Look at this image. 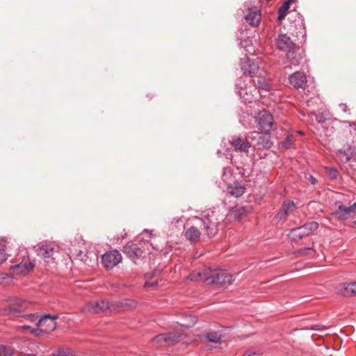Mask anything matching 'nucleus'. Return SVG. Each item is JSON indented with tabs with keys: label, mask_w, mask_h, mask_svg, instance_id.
<instances>
[{
	"label": "nucleus",
	"mask_w": 356,
	"mask_h": 356,
	"mask_svg": "<svg viewBox=\"0 0 356 356\" xmlns=\"http://www.w3.org/2000/svg\"><path fill=\"white\" fill-rule=\"evenodd\" d=\"M188 279L193 281L202 280L206 285L217 284L221 287H227L233 281L231 274L219 273L211 268L193 273L188 275Z\"/></svg>",
	"instance_id": "1"
},
{
	"label": "nucleus",
	"mask_w": 356,
	"mask_h": 356,
	"mask_svg": "<svg viewBox=\"0 0 356 356\" xmlns=\"http://www.w3.org/2000/svg\"><path fill=\"white\" fill-rule=\"evenodd\" d=\"M224 219V215L218 210L209 211L201 218H197L203 226V230L209 238L215 236L218 232V225Z\"/></svg>",
	"instance_id": "2"
},
{
	"label": "nucleus",
	"mask_w": 356,
	"mask_h": 356,
	"mask_svg": "<svg viewBox=\"0 0 356 356\" xmlns=\"http://www.w3.org/2000/svg\"><path fill=\"white\" fill-rule=\"evenodd\" d=\"M184 337V334L179 329H176L172 332L156 335L152 339V344L156 347L172 346L182 340Z\"/></svg>",
	"instance_id": "3"
},
{
	"label": "nucleus",
	"mask_w": 356,
	"mask_h": 356,
	"mask_svg": "<svg viewBox=\"0 0 356 356\" xmlns=\"http://www.w3.org/2000/svg\"><path fill=\"white\" fill-rule=\"evenodd\" d=\"M318 224L316 222H309L302 226L294 228L291 230L289 237L293 241H298L304 237L308 236L318 229Z\"/></svg>",
	"instance_id": "4"
},
{
	"label": "nucleus",
	"mask_w": 356,
	"mask_h": 356,
	"mask_svg": "<svg viewBox=\"0 0 356 356\" xmlns=\"http://www.w3.org/2000/svg\"><path fill=\"white\" fill-rule=\"evenodd\" d=\"M261 64V60L259 58H250L245 56L241 58L240 66L245 74L252 76L259 72Z\"/></svg>",
	"instance_id": "5"
},
{
	"label": "nucleus",
	"mask_w": 356,
	"mask_h": 356,
	"mask_svg": "<svg viewBox=\"0 0 356 356\" xmlns=\"http://www.w3.org/2000/svg\"><path fill=\"white\" fill-rule=\"evenodd\" d=\"M256 122L257 123L258 128L265 133H268L275 129L273 117L266 110H263L258 113L256 117Z\"/></svg>",
	"instance_id": "6"
},
{
	"label": "nucleus",
	"mask_w": 356,
	"mask_h": 356,
	"mask_svg": "<svg viewBox=\"0 0 356 356\" xmlns=\"http://www.w3.org/2000/svg\"><path fill=\"white\" fill-rule=\"evenodd\" d=\"M122 257L117 250L106 252L102 256V264L106 269H112L122 261Z\"/></svg>",
	"instance_id": "7"
},
{
	"label": "nucleus",
	"mask_w": 356,
	"mask_h": 356,
	"mask_svg": "<svg viewBox=\"0 0 356 356\" xmlns=\"http://www.w3.org/2000/svg\"><path fill=\"white\" fill-rule=\"evenodd\" d=\"M109 309L108 302L104 300L97 301H90L87 302L81 309V312L85 314H99L105 312Z\"/></svg>",
	"instance_id": "8"
},
{
	"label": "nucleus",
	"mask_w": 356,
	"mask_h": 356,
	"mask_svg": "<svg viewBox=\"0 0 356 356\" xmlns=\"http://www.w3.org/2000/svg\"><path fill=\"white\" fill-rule=\"evenodd\" d=\"M27 307V303L24 300L14 298L10 300L8 307L3 308L1 311V315L10 316L13 314L24 312Z\"/></svg>",
	"instance_id": "9"
},
{
	"label": "nucleus",
	"mask_w": 356,
	"mask_h": 356,
	"mask_svg": "<svg viewBox=\"0 0 356 356\" xmlns=\"http://www.w3.org/2000/svg\"><path fill=\"white\" fill-rule=\"evenodd\" d=\"M58 314H44L39 318V320L36 323V325L38 327H42L44 333L53 332L56 328V320L58 319Z\"/></svg>",
	"instance_id": "10"
},
{
	"label": "nucleus",
	"mask_w": 356,
	"mask_h": 356,
	"mask_svg": "<svg viewBox=\"0 0 356 356\" xmlns=\"http://www.w3.org/2000/svg\"><path fill=\"white\" fill-rule=\"evenodd\" d=\"M229 143L237 152L248 154L251 143L243 136H234L229 140Z\"/></svg>",
	"instance_id": "11"
},
{
	"label": "nucleus",
	"mask_w": 356,
	"mask_h": 356,
	"mask_svg": "<svg viewBox=\"0 0 356 356\" xmlns=\"http://www.w3.org/2000/svg\"><path fill=\"white\" fill-rule=\"evenodd\" d=\"M356 213V202L350 207L339 205L338 209L332 213L337 219L346 220L353 217Z\"/></svg>",
	"instance_id": "12"
},
{
	"label": "nucleus",
	"mask_w": 356,
	"mask_h": 356,
	"mask_svg": "<svg viewBox=\"0 0 356 356\" xmlns=\"http://www.w3.org/2000/svg\"><path fill=\"white\" fill-rule=\"evenodd\" d=\"M289 81L291 86L296 89H305L307 84L306 74L302 72H296L289 76Z\"/></svg>",
	"instance_id": "13"
},
{
	"label": "nucleus",
	"mask_w": 356,
	"mask_h": 356,
	"mask_svg": "<svg viewBox=\"0 0 356 356\" xmlns=\"http://www.w3.org/2000/svg\"><path fill=\"white\" fill-rule=\"evenodd\" d=\"M276 46L280 51L288 52L293 48H296V44L285 33L279 34L275 40Z\"/></svg>",
	"instance_id": "14"
},
{
	"label": "nucleus",
	"mask_w": 356,
	"mask_h": 356,
	"mask_svg": "<svg viewBox=\"0 0 356 356\" xmlns=\"http://www.w3.org/2000/svg\"><path fill=\"white\" fill-rule=\"evenodd\" d=\"M56 251V245L49 243H41L36 248L37 254L44 259H54L53 256Z\"/></svg>",
	"instance_id": "15"
},
{
	"label": "nucleus",
	"mask_w": 356,
	"mask_h": 356,
	"mask_svg": "<svg viewBox=\"0 0 356 356\" xmlns=\"http://www.w3.org/2000/svg\"><path fill=\"white\" fill-rule=\"evenodd\" d=\"M35 266V263L29 259H24L21 263L12 266L10 270L15 275H26Z\"/></svg>",
	"instance_id": "16"
},
{
	"label": "nucleus",
	"mask_w": 356,
	"mask_h": 356,
	"mask_svg": "<svg viewBox=\"0 0 356 356\" xmlns=\"http://www.w3.org/2000/svg\"><path fill=\"white\" fill-rule=\"evenodd\" d=\"M124 252L132 260L140 258L144 253L143 245L133 243L124 247Z\"/></svg>",
	"instance_id": "17"
},
{
	"label": "nucleus",
	"mask_w": 356,
	"mask_h": 356,
	"mask_svg": "<svg viewBox=\"0 0 356 356\" xmlns=\"http://www.w3.org/2000/svg\"><path fill=\"white\" fill-rule=\"evenodd\" d=\"M286 54L289 62L293 65H298L303 58L302 51L297 45Z\"/></svg>",
	"instance_id": "18"
},
{
	"label": "nucleus",
	"mask_w": 356,
	"mask_h": 356,
	"mask_svg": "<svg viewBox=\"0 0 356 356\" xmlns=\"http://www.w3.org/2000/svg\"><path fill=\"white\" fill-rule=\"evenodd\" d=\"M244 17L252 26H257L261 19L260 11L257 8H249L248 13Z\"/></svg>",
	"instance_id": "19"
},
{
	"label": "nucleus",
	"mask_w": 356,
	"mask_h": 356,
	"mask_svg": "<svg viewBox=\"0 0 356 356\" xmlns=\"http://www.w3.org/2000/svg\"><path fill=\"white\" fill-rule=\"evenodd\" d=\"M296 206L293 201H285L283 202L280 211L276 214L275 218L277 220H285L288 215L291 213L295 209Z\"/></svg>",
	"instance_id": "20"
},
{
	"label": "nucleus",
	"mask_w": 356,
	"mask_h": 356,
	"mask_svg": "<svg viewBox=\"0 0 356 356\" xmlns=\"http://www.w3.org/2000/svg\"><path fill=\"white\" fill-rule=\"evenodd\" d=\"M249 212V209L245 207L237 206L233 208L229 213V217L234 220H239L241 218Z\"/></svg>",
	"instance_id": "21"
},
{
	"label": "nucleus",
	"mask_w": 356,
	"mask_h": 356,
	"mask_svg": "<svg viewBox=\"0 0 356 356\" xmlns=\"http://www.w3.org/2000/svg\"><path fill=\"white\" fill-rule=\"evenodd\" d=\"M201 232L194 226L188 228L184 234L186 238L191 242H195L200 238Z\"/></svg>",
	"instance_id": "22"
},
{
	"label": "nucleus",
	"mask_w": 356,
	"mask_h": 356,
	"mask_svg": "<svg viewBox=\"0 0 356 356\" xmlns=\"http://www.w3.org/2000/svg\"><path fill=\"white\" fill-rule=\"evenodd\" d=\"M255 145L257 146L258 149H270L273 146L270 136L268 135L259 136Z\"/></svg>",
	"instance_id": "23"
},
{
	"label": "nucleus",
	"mask_w": 356,
	"mask_h": 356,
	"mask_svg": "<svg viewBox=\"0 0 356 356\" xmlns=\"http://www.w3.org/2000/svg\"><path fill=\"white\" fill-rule=\"evenodd\" d=\"M240 122L246 128H252L256 122V117L247 113H243L240 116Z\"/></svg>",
	"instance_id": "24"
},
{
	"label": "nucleus",
	"mask_w": 356,
	"mask_h": 356,
	"mask_svg": "<svg viewBox=\"0 0 356 356\" xmlns=\"http://www.w3.org/2000/svg\"><path fill=\"white\" fill-rule=\"evenodd\" d=\"M227 190L232 195L238 197L244 194L245 188L243 185L239 183H234L233 185L228 186Z\"/></svg>",
	"instance_id": "25"
},
{
	"label": "nucleus",
	"mask_w": 356,
	"mask_h": 356,
	"mask_svg": "<svg viewBox=\"0 0 356 356\" xmlns=\"http://www.w3.org/2000/svg\"><path fill=\"white\" fill-rule=\"evenodd\" d=\"M293 0H284L282 6L278 9L277 20L282 22L286 15V13L290 8V5Z\"/></svg>",
	"instance_id": "26"
},
{
	"label": "nucleus",
	"mask_w": 356,
	"mask_h": 356,
	"mask_svg": "<svg viewBox=\"0 0 356 356\" xmlns=\"http://www.w3.org/2000/svg\"><path fill=\"white\" fill-rule=\"evenodd\" d=\"M222 335L218 332L211 331L206 334V339L208 341L219 343L221 341Z\"/></svg>",
	"instance_id": "27"
},
{
	"label": "nucleus",
	"mask_w": 356,
	"mask_h": 356,
	"mask_svg": "<svg viewBox=\"0 0 356 356\" xmlns=\"http://www.w3.org/2000/svg\"><path fill=\"white\" fill-rule=\"evenodd\" d=\"M51 356H77L74 351L70 348H59L54 351Z\"/></svg>",
	"instance_id": "28"
},
{
	"label": "nucleus",
	"mask_w": 356,
	"mask_h": 356,
	"mask_svg": "<svg viewBox=\"0 0 356 356\" xmlns=\"http://www.w3.org/2000/svg\"><path fill=\"white\" fill-rule=\"evenodd\" d=\"M253 82L254 86L259 89H262L266 92L270 89V86L268 82L262 78H258L257 80H253Z\"/></svg>",
	"instance_id": "29"
},
{
	"label": "nucleus",
	"mask_w": 356,
	"mask_h": 356,
	"mask_svg": "<svg viewBox=\"0 0 356 356\" xmlns=\"http://www.w3.org/2000/svg\"><path fill=\"white\" fill-rule=\"evenodd\" d=\"M13 348L8 346L0 345V356H13Z\"/></svg>",
	"instance_id": "30"
},
{
	"label": "nucleus",
	"mask_w": 356,
	"mask_h": 356,
	"mask_svg": "<svg viewBox=\"0 0 356 356\" xmlns=\"http://www.w3.org/2000/svg\"><path fill=\"white\" fill-rule=\"evenodd\" d=\"M325 173L330 179H335L338 177V171L332 168H325Z\"/></svg>",
	"instance_id": "31"
},
{
	"label": "nucleus",
	"mask_w": 356,
	"mask_h": 356,
	"mask_svg": "<svg viewBox=\"0 0 356 356\" xmlns=\"http://www.w3.org/2000/svg\"><path fill=\"white\" fill-rule=\"evenodd\" d=\"M300 255H308L314 256L315 254V250L312 248H302L298 251Z\"/></svg>",
	"instance_id": "32"
},
{
	"label": "nucleus",
	"mask_w": 356,
	"mask_h": 356,
	"mask_svg": "<svg viewBox=\"0 0 356 356\" xmlns=\"http://www.w3.org/2000/svg\"><path fill=\"white\" fill-rule=\"evenodd\" d=\"M6 260V244L5 242H0V263Z\"/></svg>",
	"instance_id": "33"
},
{
	"label": "nucleus",
	"mask_w": 356,
	"mask_h": 356,
	"mask_svg": "<svg viewBox=\"0 0 356 356\" xmlns=\"http://www.w3.org/2000/svg\"><path fill=\"white\" fill-rule=\"evenodd\" d=\"M188 318L189 320V322L188 323H181L180 325L181 327H187L188 328V327L193 326L196 323V322H197V319H196L195 316H189L188 317Z\"/></svg>",
	"instance_id": "34"
},
{
	"label": "nucleus",
	"mask_w": 356,
	"mask_h": 356,
	"mask_svg": "<svg viewBox=\"0 0 356 356\" xmlns=\"http://www.w3.org/2000/svg\"><path fill=\"white\" fill-rule=\"evenodd\" d=\"M346 291L353 295H356V282L348 284L345 287Z\"/></svg>",
	"instance_id": "35"
},
{
	"label": "nucleus",
	"mask_w": 356,
	"mask_h": 356,
	"mask_svg": "<svg viewBox=\"0 0 356 356\" xmlns=\"http://www.w3.org/2000/svg\"><path fill=\"white\" fill-rule=\"evenodd\" d=\"M38 314H31L29 315H27V316H23V318H26L27 320H29L30 322L31 323H37L38 321L39 320L38 319Z\"/></svg>",
	"instance_id": "36"
},
{
	"label": "nucleus",
	"mask_w": 356,
	"mask_h": 356,
	"mask_svg": "<svg viewBox=\"0 0 356 356\" xmlns=\"http://www.w3.org/2000/svg\"><path fill=\"white\" fill-rule=\"evenodd\" d=\"M292 143H293V139L291 137H287L283 142L282 145H283V146H284L286 148L288 149V148L291 147Z\"/></svg>",
	"instance_id": "37"
},
{
	"label": "nucleus",
	"mask_w": 356,
	"mask_h": 356,
	"mask_svg": "<svg viewBox=\"0 0 356 356\" xmlns=\"http://www.w3.org/2000/svg\"><path fill=\"white\" fill-rule=\"evenodd\" d=\"M245 95H247V89L246 88H241V90L238 91V95L241 97V98H244L245 99V101H248V102H251L250 99H249L248 98H245Z\"/></svg>",
	"instance_id": "38"
},
{
	"label": "nucleus",
	"mask_w": 356,
	"mask_h": 356,
	"mask_svg": "<svg viewBox=\"0 0 356 356\" xmlns=\"http://www.w3.org/2000/svg\"><path fill=\"white\" fill-rule=\"evenodd\" d=\"M31 333L35 336H40L44 332L42 328H33L31 329Z\"/></svg>",
	"instance_id": "39"
},
{
	"label": "nucleus",
	"mask_w": 356,
	"mask_h": 356,
	"mask_svg": "<svg viewBox=\"0 0 356 356\" xmlns=\"http://www.w3.org/2000/svg\"><path fill=\"white\" fill-rule=\"evenodd\" d=\"M261 353L256 351H248L242 356H260Z\"/></svg>",
	"instance_id": "40"
},
{
	"label": "nucleus",
	"mask_w": 356,
	"mask_h": 356,
	"mask_svg": "<svg viewBox=\"0 0 356 356\" xmlns=\"http://www.w3.org/2000/svg\"><path fill=\"white\" fill-rule=\"evenodd\" d=\"M161 273V270H154V272H152V273H147V274L145 275V276H146V278H147V279H149V278H152V277L155 276V275H157V274H160Z\"/></svg>",
	"instance_id": "41"
},
{
	"label": "nucleus",
	"mask_w": 356,
	"mask_h": 356,
	"mask_svg": "<svg viewBox=\"0 0 356 356\" xmlns=\"http://www.w3.org/2000/svg\"><path fill=\"white\" fill-rule=\"evenodd\" d=\"M344 123L348 124L349 127H352L355 131V134L356 135V122H350V121H346Z\"/></svg>",
	"instance_id": "42"
},
{
	"label": "nucleus",
	"mask_w": 356,
	"mask_h": 356,
	"mask_svg": "<svg viewBox=\"0 0 356 356\" xmlns=\"http://www.w3.org/2000/svg\"><path fill=\"white\" fill-rule=\"evenodd\" d=\"M19 328L21 330H29L30 332H31V329H33L29 325H21V326H19Z\"/></svg>",
	"instance_id": "43"
},
{
	"label": "nucleus",
	"mask_w": 356,
	"mask_h": 356,
	"mask_svg": "<svg viewBox=\"0 0 356 356\" xmlns=\"http://www.w3.org/2000/svg\"><path fill=\"white\" fill-rule=\"evenodd\" d=\"M308 180L311 182L312 184L314 185L316 183V179L312 175H309L308 177Z\"/></svg>",
	"instance_id": "44"
},
{
	"label": "nucleus",
	"mask_w": 356,
	"mask_h": 356,
	"mask_svg": "<svg viewBox=\"0 0 356 356\" xmlns=\"http://www.w3.org/2000/svg\"><path fill=\"white\" fill-rule=\"evenodd\" d=\"M157 285V282H146L145 284V287H148V286H155Z\"/></svg>",
	"instance_id": "45"
},
{
	"label": "nucleus",
	"mask_w": 356,
	"mask_h": 356,
	"mask_svg": "<svg viewBox=\"0 0 356 356\" xmlns=\"http://www.w3.org/2000/svg\"><path fill=\"white\" fill-rule=\"evenodd\" d=\"M340 107L341 108L342 111H344V112H346L347 111V105L345 104H340Z\"/></svg>",
	"instance_id": "46"
},
{
	"label": "nucleus",
	"mask_w": 356,
	"mask_h": 356,
	"mask_svg": "<svg viewBox=\"0 0 356 356\" xmlns=\"http://www.w3.org/2000/svg\"><path fill=\"white\" fill-rule=\"evenodd\" d=\"M320 328H321V325H314L312 327V330H319Z\"/></svg>",
	"instance_id": "47"
},
{
	"label": "nucleus",
	"mask_w": 356,
	"mask_h": 356,
	"mask_svg": "<svg viewBox=\"0 0 356 356\" xmlns=\"http://www.w3.org/2000/svg\"><path fill=\"white\" fill-rule=\"evenodd\" d=\"M143 234H144V235L145 234L148 238H149V237H150V234L148 232V231H147V230H145V231L143 232Z\"/></svg>",
	"instance_id": "48"
},
{
	"label": "nucleus",
	"mask_w": 356,
	"mask_h": 356,
	"mask_svg": "<svg viewBox=\"0 0 356 356\" xmlns=\"http://www.w3.org/2000/svg\"><path fill=\"white\" fill-rule=\"evenodd\" d=\"M350 156H346V162L349 161H350Z\"/></svg>",
	"instance_id": "49"
},
{
	"label": "nucleus",
	"mask_w": 356,
	"mask_h": 356,
	"mask_svg": "<svg viewBox=\"0 0 356 356\" xmlns=\"http://www.w3.org/2000/svg\"><path fill=\"white\" fill-rule=\"evenodd\" d=\"M317 120H318V122H323V121H322V120H321V118H319V119H318Z\"/></svg>",
	"instance_id": "50"
},
{
	"label": "nucleus",
	"mask_w": 356,
	"mask_h": 356,
	"mask_svg": "<svg viewBox=\"0 0 356 356\" xmlns=\"http://www.w3.org/2000/svg\"><path fill=\"white\" fill-rule=\"evenodd\" d=\"M355 223H356V221L355 222Z\"/></svg>",
	"instance_id": "51"
}]
</instances>
